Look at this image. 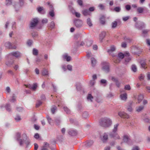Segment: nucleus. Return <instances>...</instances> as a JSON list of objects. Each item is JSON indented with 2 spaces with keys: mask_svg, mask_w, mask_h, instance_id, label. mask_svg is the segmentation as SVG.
Segmentation results:
<instances>
[{
  "mask_svg": "<svg viewBox=\"0 0 150 150\" xmlns=\"http://www.w3.org/2000/svg\"><path fill=\"white\" fill-rule=\"evenodd\" d=\"M16 97L15 95V94H13V95L11 99L10 100V101L12 102H14L16 100Z\"/></svg>",
  "mask_w": 150,
  "mask_h": 150,
  "instance_id": "49530a36",
  "label": "nucleus"
},
{
  "mask_svg": "<svg viewBox=\"0 0 150 150\" xmlns=\"http://www.w3.org/2000/svg\"><path fill=\"white\" fill-rule=\"evenodd\" d=\"M129 55V53L128 52H126L125 54L122 53L120 52L118 55V57L121 59H123L125 57L128 56Z\"/></svg>",
  "mask_w": 150,
  "mask_h": 150,
  "instance_id": "4468645a",
  "label": "nucleus"
},
{
  "mask_svg": "<svg viewBox=\"0 0 150 150\" xmlns=\"http://www.w3.org/2000/svg\"><path fill=\"white\" fill-rule=\"evenodd\" d=\"M114 10L116 12H119L121 10V8L120 7H116L114 8Z\"/></svg>",
  "mask_w": 150,
  "mask_h": 150,
  "instance_id": "052dcab7",
  "label": "nucleus"
},
{
  "mask_svg": "<svg viewBox=\"0 0 150 150\" xmlns=\"http://www.w3.org/2000/svg\"><path fill=\"white\" fill-rule=\"evenodd\" d=\"M33 42L32 40H29L27 41V44L28 46H30L32 45Z\"/></svg>",
  "mask_w": 150,
  "mask_h": 150,
  "instance_id": "0e129e2a",
  "label": "nucleus"
},
{
  "mask_svg": "<svg viewBox=\"0 0 150 150\" xmlns=\"http://www.w3.org/2000/svg\"><path fill=\"white\" fill-rule=\"evenodd\" d=\"M42 103V102L40 100H38L36 104V107H38Z\"/></svg>",
  "mask_w": 150,
  "mask_h": 150,
  "instance_id": "5fc2aeb1",
  "label": "nucleus"
},
{
  "mask_svg": "<svg viewBox=\"0 0 150 150\" xmlns=\"http://www.w3.org/2000/svg\"><path fill=\"white\" fill-rule=\"evenodd\" d=\"M131 104V103H130L128 107L127 108V110L130 112H132V110Z\"/></svg>",
  "mask_w": 150,
  "mask_h": 150,
  "instance_id": "13d9d810",
  "label": "nucleus"
},
{
  "mask_svg": "<svg viewBox=\"0 0 150 150\" xmlns=\"http://www.w3.org/2000/svg\"><path fill=\"white\" fill-rule=\"evenodd\" d=\"M93 43V41L91 40H87L86 42V45L88 47L90 46Z\"/></svg>",
  "mask_w": 150,
  "mask_h": 150,
  "instance_id": "a19ab883",
  "label": "nucleus"
},
{
  "mask_svg": "<svg viewBox=\"0 0 150 150\" xmlns=\"http://www.w3.org/2000/svg\"><path fill=\"white\" fill-rule=\"evenodd\" d=\"M93 142L92 140H90L86 144L87 146H91L93 144Z\"/></svg>",
  "mask_w": 150,
  "mask_h": 150,
  "instance_id": "e433bc0d",
  "label": "nucleus"
},
{
  "mask_svg": "<svg viewBox=\"0 0 150 150\" xmlns=\"http://www.w3.org/2000/svg\"><path fill=\"white\" fill-rule=\"evenodd\" d=\"M55 121L56 124L57 125H60L61 122V120L59 118H56L55 119Z\"/></svg>",
  "mask_w": 150,
  "mask_h": 150,
  "instance_id": "2f4dec72",
  "label": "nucleus"
},
{
  "mask_svg": "<svg viewBox=\"0 0 150 150\" xmlns=\"http://www.w3.org/2000/svg\"><path fill=\"white\" fill-rule=\"evenodd\" d=\"M38 12L40 13L44 14L45 13L46 11L43 7L39 6L37 8Z\"/></svg>",
  "mask_w": 150,
  "mask_h": 150,
  "instance_id": "ddd939ff",
  "label": "nucleus"
},
{
  "mask_svg": "<svg viewBox=\"0 0 150 150\" xmlns=\"http://www.w3.org/2000/svg\"><path fill=\"white\" fill-rule=\"evenodd\" d=\"M102 68L103 70L106 72L108 73L109 71V64L106 62H104Z\"/></svg>",
  "mask_w": 150,
  "mask_h": 150,
  "instance_id": "9b49d317",
  "label": "nucleus"
},
{
  "mask_svg": "<svg viewBox=\"0 0 150 150\" xmlns=\"http://www.w3.org/2000/svg\"><path fill=\"white\" fill-rule=\"evenodd\" d=\"M131 69L134 72H136L137 71L136 66L135 65H132V66Z\"/></svg>",
  "mask_w": 150,
  "mask_h": 150,
  "instance_id": "de8ad7c7",
  "label": "nucleus"
},
{
  "mask_svg": "<svg viewBox=\"0 0 150 150\" xmlns=\"http://www.w3.org/2000/svg\"><path fill=\"white\" fill-rule=\"evenodd\" d=\"M25 142L27 145V146L30 143V140L28 138H27L26 140H24V143Z\"/></svg>",
  "mask_w": 150,
  "mask_h": 150,
  "instance_id": "4d7b16f0",
  "label": "nucleus"
},
{
  "mask_svg": "<svg viewBox=\"0 0 150 150\" xmlns=\"http://www.w3.org/2000/svg\"><path fill=\"white\" fill-rule=\"evenodd\" d=\"M132 150H140V148L137 146H135L133 147Z\"/></svg>",
  "mask_w": 150,
  "mask_h": 150,
  "instance_id": "774afa93",
  "label": "nucleus"
},
{
  "mask_svg": "<svg viewBox=\"0 0 150 150\" xmlns=\"http://www.w3.org/2000/svg\"><path fill=\"white\" fill-rule=\"evenodd\" d=\"M100 125L104 127H108L112 124V121L109 118L105 117L100 119Z\"/></svg>",
  "mask_w": 150,
  "mask_h": 150,
  "instance_id": "f257e3e1",
  "label": "nucleus"
},
{
  "mask_svg": "<svg viewBox=\"0 0 150 150\" xmlns=\"http://www.w3.org/2000/svg\"><path fill=\"white\" fill-rule=\"evenodd\" d=\"M108 138V134L106 133H104L103 135L100 136L101 140L103 143L106 142L107 141Z\"/></svg>",
  "mask_w": 150,
  "mask_h": 150,
  "instance_id": "1a4fd4ad",
  "label": "nucleus"
},
{
  "mask_svg": "<svg viewBox=\"0 0 150 150\" xmlns=\"http://www.w3.org/2000/svg\"><path fill=\"white\" fill-rule=\"evenodd\" d=\"M134 50L135 51L134 52H133V53H134V54H139L141 52L138 51V48L137 47H135L134 48Z\"/></svg>",
  "mask_w": 150,
  "mask_h": 150,
  "instance_id": "8fccbe9b",
  "label": "nucleus"
},
{
  "mask_svg": "<svg viewBox=\"0 0 150 150\" xmlns=\"http://www.w3.org/2000/svg\"><path fill=\"white\" fill-rule=\"evenodd\" d=\"M119 125V124L118 123L114 125V128L112 129V131L109 134L111 138H112L115 139H118L120 138V136L117 133V128Z\"/></svg>",
  "mask_w": 150,
  "mask_h": 150,
  "instance_id": "f03ea898",
  "label": "nucleus"
},
{
  "mask_svg": "<svg viewBox=\"0 0 150 150\" xmlns=\"http://www.w3.org/2000/svg\"><path fill=\"white\" fill-rule=\"evenodd\" d=\"M144 10L143 8L142 7H139L137 9V11L139 13H142Z\"/></svg>",
  "mask_w": 150,
  "mask_h": 150,
  "instance_id": "c03bdc74",
  "label": "nucleus"
},
{
  "mask_svg": "<svg viewBox=\"0 0 150 150\" xmlns=\"http://www.w3.org/2000/svg\"><path fill=\"white\" fill-rule=\"evenodd\" d=\"M21 53L18 51L12 52L9 54L8 58L11 59L12 58V57L13 56L17 58H18L21 57Z\"/></svg>",
  "mask_w": 150,
  "mask_h": 150,
  "instance_id": "20e7f679",
  "label": "nucleus"
},
{
  "mask_svg": "<svg viewBox=\"0 0 150 150\" xmlns=\"http://www.w3.org/2000/svg\"><path fill=\"white\" fill-rule=\"evenodd\" d=\"M5 47L10 49H15L16 48V46L13 44L11 43L10 42H8L5 44Z\"/></svg>",
  "mask_w": 150,
  "mask_h": 150,
  "instance_id": "423d86ee",
  "label": "nucleus"
},
{
  "mask_svg": "<svg viewBox=\"0 0 150 150\" xmlns=\"http://www.w3.org/2000/svg\"><path fill=\"white\" fill-rule=\"evenodd\" d=\"M38 54V50L35 48L33 50V54L34 55H37Z\"/></svg>",
  "mask_w": 150,
  "mask_h": 150,
  "instance_id": "3c124183",
  "label": "nucleus"
},
{
  "mask_svg": "<svg viewBox=\"0 0 150 150\" xmlns=\"http://www.w3.org/2000/svg\"><path fill=\"white\" fill-rule=\"evenodd\" d=\"M149 31V30L148 29H145L143 30L142 31V33L143 34V37H145L146 35V34Z\"/></svg>",
  "mask_w": 150,
  "mask_h": 150,
  "instance_id": "b1692460",
  "label": "nucleus"
},
{
  "mask_svg": "<svg viewBox=\"0 0 150 150\" xmlns=\"http://www.w3.org/2000/svg\"><path fill=\"white\" fill-rule=\"evenodd\" d=\"M116 47L114 45H112L110 47V49H108L107 50L108 52L110 54H111L113 57H115V55L112 53L115 51L116 50Z\"/></svg>",
  "mask_w": 150,
  "mask_h": 150,
  "instance_id": "9d476101",
  "label": "nucleus"
},
{
  "mask_svg": "<svg viewBox=\"0 0 150 150\" xmlns=\"http://www.w3.org/2000/svg\"><path fill=\"white\" fill-rule=\"evenodd\" d=\"M146 65V64L145 62L143 61H141V67L144 69H146V67H145Z\"/></svg>",
  "mask_w": 150,
  "mask_h": 150,
  "instance_id": "f704fd0d",
  "label": "nucleus"
},
{
  "mask_svg": "<svg viewBox=\"0 0 150 150\" xmlns=\"http://www.w3.org/2000/svg\"><path fill=\"white\" fill-rule=\"evenodd\" d=\"M69 134L71 136L76 135L77 134V132L76 130L69 129L68 131Z\"/></svg>",
  "mask_w": 150,
  "mask_h": 150,
  "instance_id": "f3484780",
  "label": "nucleus"
},
{
  "mask_svg": "<svg viewBox=\"0 0 150 150\" xmlns=\"http://www.w3.org/2000/svg\"><path fill=\"white\" fill-rule=\"evenodd\" d=\"M123 140L125 142L127 143L129 141V139L128 136L125 135L124 136Z\"/></svg>",
  "mask_w": 150,
  "mask_h": 150,
  "instance_id": "cd10ccee",
  "label": "nucleus"
},
{
  "mask_svg": "<svg viewBox=\"0 0 150 150\" xmlns=\"http://www.w3.org/2000/svg\"><path fill=\"white\" fill-rule=\"evenodd\" d=\"M117 22L116 21H114L112 23V28H115L117 25Z\"/></svg>",
  "mask_w": 150,
  "mask_h": 150,
  "instance_id": "09e8293b",
  "label": "nucleus"
},
{
  "mask_svg": "<svg viewBox=\"0 0 150 150\" xmlns=\"http://www.w3.org/2000/svg\"><path fill=\"white\" fill-rule=\"evenodd\" d=\"M144 122L147 123H150V120L148 117H146L143 119Z\"/></svg>",
  "mask_w": 150,
  "mask_h": 150,
  "instance_id": "bf43d9fd",
  "label": "nucleus"
},
{
  "mask_svg": "<svg viewBox=\"0 0 150 150\" xmlns=\"http://www.w3.org/2000/svg\"><path fill=\"white\" fill-rule=\"evenodd\" d=\"M63 57L64 60L66 59V61L67 62H69L71 60V57L68 56L66 54L63 55Z\"/></svg>",
  "mask_w": 150,
  "mask_h": 150,
  "instance_id": "412c9836",
  "label": "nucleus"
},
{
  "mask_svg": "<svg viewBox=\"0 0 150 150\" xmlns=\"http://www.w3.org/2000/svg\"><path fill=\"white\" fill-rule=\"evenodd\" d=\"M74 23L77 28L81 27L83 24L82 21L79 19L75 20L74 21Z\"/></svg>",
  "mask_w": 150,
  "mask_h": 150,
  "instance_id": "0eeeda50",
  "label": "nucleus"
},
{
  "mask_svg": "<svg viewBox=\"0 0 150 150\" xmlns=\"http://www.w3.org/2000/svg\"><path fill=\"white\" fill-rule=\"evenodd\" d=\"M21 137V134L19 132L16 133V140L19 142L20 146H22L24 144V139H20Z\"/></svg>",
  "mask_w": 150,
  "mask_h": 150,
  "instance_id": "39448f33",
  "label": "nucleus"
},
{
  "mask_svg": "<svg viewBox=\"0 0 150 150\" xmlns=\"http://www.w3.org/2000/svg\"><path fill=\"white\" fill-rule=\"evenodd\" d=\"M144 98V97L143 95H139L138 98V103H139Z\"/></svg>",
  "mask_w": 150,
  "mask_h": 150,
  "instance_id": "473e14b6",
  "label": "nucleus"
},
{
  "mask_svg": "<svg viewBox=\"0 0 150 150\" xmlns=\"http://www.w3.org/2000/svg\"><path fill=\"white\" fill-rule=\"evenodd\" d=\"M38 86L37 84L36 83H34L33 85H27L26 86V87H28L32 89L33 91H35Z\"/></svg>",
  "mask_w": 150,
  "mask_h": 150,
  "instance_id": "dca6fc26",
  "label": "nucleus"
},
{
  "mask_svg": "<svg viewBox=\"0 0 150 150\" xmlns=\"http://www.w3.org/2000/svg\"><path fill=\"white\" fill-rule=\"evenodd\" d=\"M42 74L44 76L48 75V71L46 69H44L42 71Z\"/></svg>",
  "mask_w": 150,
  "mask_h": 150,
  "instance_id": "58836bf2",
  "label": "nucleus"
},
{
  "mask_svg": "<svg viewBox=\"0 0 150 150\" xmlns=\"http://www.w3.org/2000/svg\"><path fill=\"white\" fill-rule=\"evenodd\" d=\"M46 118L47 120L48 123L50 124V125L51 123L52 122L53 120H52L51 118H50V116L48 115H47Z\"/></svg>",
  "mask_w": 150,
  "mask_h": 150,
  "instance_id": "37998d69",
  "label": "nucleus"
},
{
  "mask_svg": "<svg viewBox=\"0 0 150 150\" xmlns=\"http://www.w3.org/2000/svg\"><path fill=\"white\" fill-rule=\"evenodd\" d=\"M107 81L104 79H102L100 80V83L104 84V86H106L107 84Z\"/></svg>",
  "mask_w": 150,
  "mask_h": 150,
  "instance_id": "864d4df0",
  "label": "nucleus"
},
{
  "mask_svg": "<svg viewBox=\"0 0 150 150\" xmlns=\"http://www.w3.org/2000/svg\"><path fill=\"white\" fill-rule=\"evenodd\" d=\"M120 97L121 100H125L127 98V94L126 93H125L121 94L120 95Z\"/></svg>",
  "mask_w": 150,
  "mask_h": 150,
  "instance_id": "6ab92c4d",
  "label": "nucleus"
},
{
  "mask_svg": "<svg viewBox=\"0 0 150 150\" xmlns=\"http://www.w3.org/2000/svg\"><path fill=\"white\" fill-rule=\"evenodd\" d=\"M12 4L11 0H6L5 4L6 6H8L11 5Z\"/></svg>",
  "mask_w": 150,
  "mask_h": 150,
  "instance_id": "a18cd8bd",
  "label": "nucleus"
},
{
  "mask_svg": "<svg viewBox=\"0 0 150 150\" xmlns=\"http://www.w3.org/2000/svg\"><path fill=\"white\" fill-rule=\"evenodd\" d=\"M89 116V114L88 112L87 111H84L82 114V116L83 118H87Z\"/></svg>",
  "mask_w": 150,
  "mask_h": 150,
  "instance_id": "393cba45",
  "label": "nucleus"
},
{
  "mask_svg": "<svg viewBox=\"0 0 150 150\" xmlns=\"http://www.w3.org/2000/svg\"><path fill=\"white\" fill-rule=\"evenodd\" d=\"M125 89L127 90H131V88L130 85L129 84L126 85L125 86Z\"/></svg>",
  "mask_w": 150,
  "mask_h": 150,
  "instance_id": "603ef678",
  "label": "nucleus"
},
{
  "mask_svg": "<svg viewBox=\"0 0 150 150\" xmlns=\"http://www.w3.org/2000/svg\"><path fill=\"white\" fill-rule=\"evenodd\" d=\"M82 13L84 16H87L89 14V11L87 9L84 10L82 11Z\"/></svg>",
  "mask_w": 150,
  "mask_h": 150,
  "instance_id": "bb28decb",
  "label": "nucleus"
},
{
  "mask_svg": "<svg viewBox=\"0 0 150 150\" xmlns=\"http://www.w3.org/2000/svg\"><path fill=\"white\" fill-rule=\"evenodd\" d=\"M144 76L142 74H141L140 76L139 77V79L140 81H142L144 79Z\"/></svg>",
  "mask_w": 150,
  "mask_h": 150,
  "instance_id": "e2e57ef3",
  "label": "nucleus"
},
{
  "mask_svg": "<svg viewBox=\"0 0 150 150\" xmlns=\"http://www.w3.org/2000/svg\"><path fill=\"white\" fill-rule=\"evenodd\" d=\"M144 106H140L138 107V108H137L136 111L138 112H140L144 109Z\"/></svg>",
  "mask_w": 150,
  "mask_h": 150,
  "instance_id": "c85d7f7f",
  "label": "nucleus"
},
{
  "mask_svg": "<svg viewBox=\"0 0 150 150\" xmlns=\"http://www.w3.org/2000/svg\"><path fill=\"white\" fill-rule=\"evenodd\" d=\"M57 109V107L56 106L53 105L52 106L51 109V111L53 114H54L55 112V110Z\"/></svg>",
  "mask_w": 150,
  "mask_h": 150,
  "instance_id": "c9c22d12",
  "label": "nucleus"
},
{
  "mask_svg": "<svg viewBox=\"0 0 150 150\" xmlns=\"http://www.w3.org/2000/svg\"><path fill=\"white\" fill-rule=\"evenodd\" d=\"M47 4L49 6L50 11L54 10V8L53 7V6L51 4L50 2H47Z\"/></svg>",
  "mask_w": 150,
  "mask_h": 150,
  "instance_id": "ea45409f",
  "label": "nucleus"
},
{
  "mask_svg": "<svg viewBox=\"0 0 150 150\" xmlns=\"http://www.w3.org/2000/svg\"><path fill=\"white\" fill-rule=\"evenodd\" d=\"M64 109L67 114H69L71 112L70 110L67 107H64Z\"/></svg>",
  "mask_w": 150,
  "mask_h": 150,
  "instance_id": "72a5a7b5",
  "label": "nucleus"
},
{
  "mask_svg": "<svg viewBox=\"0 0 150 150\" xmlns=\"http://www.w3.org/2000/svg\"><path fill=\"white\" fill-rule=\"evenodd\" d=\"M106 35V32L103 31L100 34L99 39L102 41V40L104 38Z\"/></svg>",
  "mask_w": 150,
  "mask_h": 150,
  "instance_id": "aec40b11",
  "label": "nucleus"
},
{
  "mask_svg": "<svg viewBox=\"0 0 150 150\" xmlns=\"http://www.w3.org/2000/svg\"><path fill=\"white\" fill-rule=\"evenodd\" d=\"M39 22L38 19L35 18L32 19L30 22V27L31 29H33L37 25Z\"/></svg>",
  "mask_w": 150,
  "mask_h": 150,
  "instance_id": "7ed1b4c3",
  "label": "nucleus"
},
{
  "mask_svg": "<svg viewBox=\"0 0 150 150\" xmlns=\"http://www.w3.org/2000/svg\"><path fill=\"white\" fill-rule=\"evenodd\" d=\"M100 23L103 24L104 25L105 23V17L104 16H102L100 19Z\"/></svg>",
  "mask_w": 150,
  "mask_h": 150,
  "instance_id": "a878e982",
  "label": "nucleus"
},
{
  "mask_svg": "<svg viewBox=\"0 0 150 150\" xmlns=\"http://www.w3.org/2000/svg\"><path fill=\"white\" fill-rule=\"evenodd\" d=\"M4 107V105H2L1 106V108H2ZM6 110L8 112H10L11 110V105L9 103H7L6 105L4 106Z\"/></svg>",
  "mask_w": 150,
  "mask_h": 150,
  "instance_id": "a211bd4d",
  "label": "nucleus"
},
{
  "mask_svg": "<svg viewBox=\"0 0 150 150\" xmlns=\"http://www.w3.org/2000/svg\"><path fill=\"white\" fill-rule=\"evenodd\" d=\"M111 80L112 81L115 83V84L117 87L119 88L120 87L121 83L119 82L118 79L117 78H115L114 77H112L111 78Z\"/></svg>",
  "mask_w": 150,
  "mask_h": 150,
  "instance_id": "2eb2a0df",
  "label": "nucleus"
},
{
  "mask_svg": "<svg viewBox=\"0 0 150 150\" xmlns=\"http://www.w3.org/2000/svg\"><path fill=\"white\" fill-rule=\"evenodd\" d=\"M135 27L139 29H141L142 28H144L145 27V23L143 22H140L139 23L136 22L135 24Z\"/></svg>",
  "mask_w": 150,
  "mask_h": 150,
  "instance_id": "6e6552de",
  "label": "nucleus"
},
{
  "mask_svg": "<svg viewBox=\"0 0 150 150\" xmlns=\"http://www.w3.org/2000/svg\"><path fill=\"white\" fill-rule=\"evenodd\" d=\"M13 63V61L12 60L11 61H8V62H6V64L7 65L10 66L11 65H12V64Z\"/></svg>",
  "mask_w": 150,
  "mask_h": 150,
  "instance_id": "6e6d98bb",
  "label": "nucleus"
},
{
  "mask_svg": "<svg viewBox=\"0 0 150 150\" xmlns=\"http://www.w3.org/2000/svg\"><path fill=\"white\" fill-rule=\"evenodd\" d=\"M118 114L122 118L127 119L129 117V115L124 112H120Z\"/></svg>",
  "mask_w": 150,
  "mask_h": 150,
  "instance_id": "f8f14e48",
  "label": "nucleus"
},
{
  "mask_svg": "<svg viewBox=\"0 0 150 150\" xmlns=\"http://www.w3.org/2000/svg\"><path fill=\"white\" fill-rule=\"evenodd\" d=\"M91 59L92 65L93 67H94L95 66L96 63V60L95 58L93 57L91 58Z\"/></svg>",
  "mask_w": 150,
  "mask_h": 150,
  "instance_id": "4be33fe9",
  "label": "nucleus"
},
{
  "mask_svg": "<svg viewBox=\"0 0 150 150\" xmlns=\"http://www.w3.org/2000/svg\"><path fill=\"white\" fill-rule=\"evenodd\" d=\"M87 23L88 25L90 27L92 25L91 21L89 18H87Z\"/></svg>",
  "mask_w": 150,
  "mask_h": 150,
  "instance_id": "4c0bfd02",
  "label": "nucleus"
},
{
  "mask_svg": "<svg viewBox=\"0 0 150 150\" xmlns=\"http://www.w3.org/2000/svg\"><path fill=\"white\" fill-rule=\"evenodd\" d=\"M129 55L128 56L125 57V64H126L127 63L129 62L131 60V58L129 57Z\"/></svg>",
  "mask_w": 150,
  "mask_h": 150,
  "instance_id": "c756f323",
  "label": "nucleus"
},
{
  "mask_svg": "<svg viewBox=\"0 0 150 150\" xmlns=\"http://www.w3.org/2000/svg\"><path fill=\"white\" fill-rule=\"evenodd\" d=\"M93 97L91 94H88L87 97V99L88 100L90 101L91 102H92V99H93Z\"/></svg>",
  "mask_w": 150,
  "mask_h": 150,
  "instance_id": "79ce46f5",
  "label": "nucleus"
},
{
  "mask_svg": "<svg viewBox=\"0 0 150 150\" xmlns=\"http://www.w3.org/2000/svg\"><path fill=\"white\" fill-rule=\"evenodd\" d=\"M76 89L78 91H80L81 90L82 87L80 83H76Z\"/></svg>",
  "mask_w": 150,
  "mask_h": 150,
  "instance_id": "5701e85b",
  "label": "nucleus"
},
{
  "mask_svg": "<svg viewBox=\"0 0 150 150\" xmlns=\"http://www.w3.org/2000/svg\"><path fill=\"white\" fill-rule=\"evenodd\" d=\"M121 47L123 48H126L127 47V44L126 42H123L122 43Z\"/></svg>",
  "mask_w": 150,
  "mask_h": 150,
  "instance_id": "69168bd1",
  "label": "nucleus"
},
{
  "mask_svg": "<svg viewBox=\"0 0 150 150\" xmlns=\"http://www.w3.org/2000/svg\"><path fill=\"white\" fill-rule=\"evenodd\" d=\"M55 23L54 22L52 21L50 23L48 24V27L49 28L53 29L54 28Z\"/></svg>",
  "mask_w": 150,
  "mask_h": 150,
  "instance_id": "7c9ffc66",
  "label": "nucleus"
},
{
  "mask_svg": "<svg viewBox=\"0 0 150 150\" xmlns=\"http://www.w3.org/2000/svg\"><path fill=\"white\" fill-rule=\"evenodd\" d=\"M49 14L51 17H54V10H52L50 11L49 12Z\"/></svg>",
  "mask_w": 150,
  "mask_h": 150,
  "instance_id": "680f3d73",
  "label": "nucleus"
},
{
  "mask_svg": "<svg viewBox=\"0 0 150 150\" xmlns=\"http://www.w3.org/2000/svg\"><path fill=\"white\" fill-rule=\"evenodd\" d=\"M131 6L129 5H127L125 6V8L127 10L129 11L131 9Z\"/></svg>",
  "mask_w": 150,
  "mask_h": 150,
  "instance_id": "338daca9",
  "label": "nucleus"
}]
</instances>
